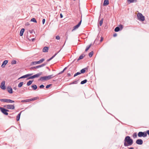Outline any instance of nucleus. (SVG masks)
Wrapping results in <instances>:
<instances>
[{
	"label": "nucleus",
	"mask_w": 149,
	"mask_h": 149,
	"mask_svg": "<svg viewBox=\"0 0 149 149\" xmlns=\"http://www.w3.org/2000/svg\"><path fill=\"white\" fill-rule=\"evenodd\" d=\"M81 74L80 72H77L74 75V77H75L79 74Z\"/></svg>",
	"instance_id": "nucleus-40"
},
{
	"label": "nucleus",
	"mask_w": 149,
	"mask_h": 149,
	"mask_svg": "<svg viewBox=\"0 0 149 149\" xmlns=\"http://www.w3.org/2000/svg\"><path fill=\"white\" fill-rule=\"evenodd\" d=\"M4 107L8 109H15V106L13 104H8L4 105Z\"/></svg>",
	"instance_id": "nucleus-8"
},
{
	"label": "nucleus",
	"mask_w": 149,
	"mask_h": 149,
	"mask_svg": "<svg viewBox=\"0 0 149 149\" xmlns=\"http://www.w3.org/2000/svg\"><path fill=\"white\" fill-rule=\"evenodd\" d=\"M146 133L147 134H148V135H149V130H147Z\"/></svg>",
	"instance_id": "nucleus-48"
},
{
	"label": "nucleus",
	"mask_w": 149,
	"mask_h": 149,
	"mask_svg": "<svg viewBox=\"0 0 149 149\" xmlns=\"http://www.w3.org/2000/svg\"><path fill=\"white\" fill-rule=\"evenodd\" d=\"M87 82V79H84V80L81 81V82L80 84H83L86 83Z\"/></svg>",
	"instance_id": "nucleus-29"
},
{
	"label": "nucleus",
	"mask_w": 149,
	"mask_h": 149,
	"mask_svg": "<svg viewBox=\"0 0 149 149\" xmlns=\"http://www.w3.org/2000/svg\"><path fill=\"white\" fill-rule=\"evenodd\" d=\"M143 141L141 139H138L136 141V143L139 145H141L143 143Z\"/></svg>",
	"instance_id": "nucleus-14"
},
{
	"label": "nucleus",
	"mask_w": 149,
	"mask_h": 149,
	"mask_svg": "<svg viewBox=\"0 0 149 149\" xmlns=\"http://www.w3.org/2000/svg\"><path fill=\"white\" fill-rule=\"evenodd\" d=\"M103 40V38L102 37H101V39L100 40V42H101Z\"/></svg>",
	"instance_id": "nucleus-51"
},
{
	"label": "nucleus",
	"mask_w": 149,
	"mask_h": 149,
	"mask_svg": "<svg viewBox=\"0 0 149 149\" xmlns=\"http://www.w3.org/2000/svg\"><path fill=\"white\" fill-rule=\"evenodd\" d=\"M24 29H22L20 31L19 35L20 36H23V33L24 31Z\"/></svg>",
	"instance_id": "nucleus-20"
},
{
	"label": "nucleus",
	"mask_w": 149,
	"mask_h": 149,
	"mask_svg": "<svg viewBox=\"0 0 149 149\" xmlns=\"http://www.w3.org/2000/svg\"><path fill=\"white\" fill-rule=\"evenodd\" d=\"M81 21H82L81 19V20L79 22L78 24L77 25H76V26H74L73 27V29L72 30V31H73L75 29H77L80 26V25H81Z\"/></svg>",
	"instance_id": "nucleus-10"
},
{
	"label": "nucleus",
	"mask_w": 149,
	"mask_h": 149,
	"mask_svg": "<svg viewBox=\"0 0 149 149\" xmlns=\"http://www.w3.org/2000/svg\"><path fill=\"white\" fill-rule=\"evenodd\" d=\"M127 1L128 2H129V3L136 2V0H127Z\"/></svg>",
	"instance_id": "nucleus-32"
},
{
	"label": "nucleus",
	"mask_w": 149,
	"mask_h": 149,
	"mask_svg": "<svg viewBox=\"0 0 149 149\" xmlns=\"http://www.w3.org/2000/svg\"><path fill=\"white\" fill-rule=\"evenodd\" d=\"M16 63V61L14 60H13L11 62V64L12 65L14 64H15Z\"/></svg>",
	"instance_id": "nucleus-37"
},
{
	"label": "nucleus",
	"mask_w": 149,
	"mask_h": 149,
	"mask_svg": "<svg viewBox=\"0 0 149 149\" xmlns=\"http://www.w3.org/2000/svg\"><path fill=\"white\" fill-rule=\"evenodd\" d=\"M24 82H20L18 85V86L20 88L23 85V84Z\"/></svg>",
	"instance_id": "nucleus-30"
},
{
	"label": "nucleus",
	"mask_w": 149,
	"mask_h": 149,
	"mask_svg": "<svg viewBox=\"0 0 149 149\" xmlns=\"http://www.w3.org/2000/svg\"><path fill=\"white\" fill-rule=\"evenodd\" d=\"M129 149H134V148L133 147H131Z\"/></svg>",
	"instance_id": "nucleus-58"
},
{
	"label": "nucleus",
	"mask_w": 149,
	"mask_h": 149,
	"mask_svg": "<svg viewBox=\"0 0 149 149\" xmlns=\"http://www.w3.org/2000/svg\"><path fill=\"white\" fill-rule=\"evenodd\" d=\"M123 28V25L121 24L120 25V28L118 26H117L114 29V31L115 32H118L120 30L122 29Z\"/></svg>",
	"instance_id": "nucleus-11"
},
{
	"label": "nucleus",
	"mask_w": 149,
	"mask_h": 149,
	"mask_svg": "<svg viewBox=\"0 0 149 149\" xmlns=\"http://www.w3.org/2000/svg\"><path fill=\"white\" fill-rule=\"evenodd\" d=\"M5 81H3L1 83L0 88L1 89L4 90L6 89V88L5 86Z\"/></svg>",
	"instance_id": "nucleus-13"
},
{
	"label": "nucleus",
	"mask_w": 149,
	"mask_h": 149,
	"mask_svg": "<svg viewBox=\"0 0 149 149\" xmlns=\"http://www.w3.org/2000/svg\"><path fill=\"white\" fill-rule=\"evenodd\" d=\"M21 102H30V99H27L26 100H22L21 101Z\"/></svg>",
	"instance_id": "nucleus-25"
},
{
	"label": "nucleus",
	"mask_w": 149,
	"mask_h": 149,
	"mask_svg": "<svg viewBox=\"0 0 149 149\" xmlns=\"http://www.w3.org/2000/svg\"><path fill=\"white\" fill-rule=\"evenodd\" d=\"M47 68L49 69V68H48V67H47Z\"/></svg>",
	"instance_id": "nucleus-60"
},
{
	"label": "nucleus",
	"mask_w": 149,
	"mask_h": 149,
	"mask_svg": "<svg viewBox=\"0 0 149 149\" xmlns=\"http://www.w3.org/2000/svg\"><path fill=\"white\" fill-rule=\"evenodd\" d=\"M56 38L57 40H59L60 38V36H57L56 37Z\"/></svg>",
	"instance_id": "nucleus-43"
},
{
	"label": "nucleus",
	"mask_w": 149,
	"mask_h": 149,
	"mask_svg": "<svg viewBox=\"0 0 149 149\" xmlns=\"http://www.w3.org/2000/svg\"><path fill=\"white\" fill-rule=\"evenodd\" d=\"M42 74V72H40L37 74H34L33 75L34 78H38V77L40 76Z\"/></svg>",
	"instance_id": "nucleus-16"
},
{
	"label": "nucleus",
	"mask_w": 149,
	"mask_h": 149,
	"mask_svg": "<svg viewBox=\"0 0 149 149\" xmlns=\"http://www.w3.org/2000/svg\"><path fill=\"white\" fill-rule=\"evenodd\" d=\"M58 52H59L55 53V54L52 57V59L57 54Z\"/></svg>",
	"instance_id": "nucleus-46"
},
{
	"label": "nucleus",
	"mask_w": 149,
	"mask_h": 149,
	"mask_svg": "<svg viewBox=\"0 0 149 149\" xmlns=\"http://www.w3.org/2000/svg\"><path fill=\"white\" fill-rule=\"evenodd\" d=\"M0 101L1 102L7 103H12L15 102V101L13 100L6 99H0Z\"/></svg>",
	"instance_id": "nucleus-6"
},
{
	"label": "nucleus",
	"mask_w": 149,
	"mask_h": 149,
	"mask_svg": "<svg viewBox=\"0 0 149 149\" xmlns=\"http://www.w3.org/2000/svg\"><path fill=\"white\" fill-rule=\"evenodd\" d=\"M67 75L69 77H70L71 76V74L70 73H68Z\"/></svg>",
	"instance_id": "nucleus-53"
},
{
	"label": "nucleus",
	"mask_w": 149,
	"mask_h": 149,
	"mask_svg": "<svg viewBox=\"0 0 149 149\" xmlns=\"http://www.w3.org/2000/svg\"><path fill=\"white\" fill-rule=\"evenodd\" d=\"M33 74V73L31 74H26V75H24L22 77H20L18 79H23V78H25L28 77H29L31 76Z\"/></svg>",
	"instance_id": "nucleus-12"
},
{
	"label": "nucleus",
	"mask_w": 149,
	"mask_h": 149,
	"mask_svg": "<svg viewBox=\"0 0 149 149\" xmlns=\"http://www.w3.org/2000/svg\"><path fill=\"white\" fill-rule=\"evenodd\" d=\"M33 82V81H31V80L29 81H28L27 82V84H26V85L27 86H30V85H31L32 84V83Z\"/></svg>",
	"instance_id": "nucleus-27"
},
{
	"label": "nucleus",
	"mask_w": 149,
	"mask_h": 149,
	"mask_svg": "<svg viewBox=\"0 0 149 149\" xmlns=\"http://www.w3.org/2000/svg\"><path fill=\"white\" fill-rule=\"evenodd\" d=\"M48 49L49 48L48 47H44L42 49V51L43 52H48Z\"/></svg>",
	"instance_id": "nucleus-18"
},
{
	"label": "nucleus",
	"mask_w": 149,
	"mask_h": 149,
	"mask_svg": "<svg viewBox=\"0 0 149 149\" xmlns=\"http://www.w3.org/2000/svg\"><path fill=\"white\" fill-rule=\"evenodd\" d=\"M7 91L10 93H13V89L10 86H8L7 88Z\"/></svg>",
	"instance_id": "nucleus-15"
},
{
	"label": "nucleus",
	"mask_w": 149,
	"mask_h": 149,
	"mask_svg": "<svg viewBox=\"0 0 149 149\" xmlns=\"http://www.w3.org/2000/svg\"><path fill=\"white\" fill-rule=\"evenodd\" d=\"M29 31V32H30V33H33V30H30Z\"/></svg>",
	"instance_id": "nucleus-54"
},
{
	"label": "nucleus",
	"mask_w": 149,
	"mask_h": 149,
	"mask_svg": "<svg viewBox=\"0 0 149 149\" xmlns=\"http://www.w3.org/2000/svg\"><path fill=\"white\" fill-rule=\"evenodd\" d=\"M29 25V22L26 23V25Z\"/></svg>",
	"instance_id": "nucleus-55"
},
{
	"label": "nucleus",
	"mask_w": 149,
	"mask_h": 149,
	"mask_svg": "<svg viewBox=\"0 0 149 149\" xmlns=\"http://www.w3.org/2000/svg\"><path fill=\"white\" fill-rule=\"evenodd\" d=\"M85 56V55L84 54H82L79 57V58L77 59V61H79V60L83 58Z\"/></svg>",
	"instance_id": "nucleus-23"
},
{
	"label": "nucleus",
	"mask_w": 149,
	"mask_h": 149,
	"mask_svg": "<svg viewBox=\"0 0 149 149\" xmlns=\"http://www.w3.org/2000/svg\"><path fill=\"white\" fill-rule=\"evenodd\" d=\"M74 1H75V0H73Z\"/></svg>",
	"instance_id": "nucleus-61"
},
{
	"label": "nucleus",
	"mask_w": 149,
	"mask_h": 149,
	"mask_svg": "<svg viewBox=\"0 0 149 149\" xmlns=\"http://www.w3.org/2000/svg\"><path fill=\"white\" fill-rule=\"evenodd\" d=\"M27 79V80H28V79H34L33 75V76H30Z\"/></svg>",
	"instance_id": "nucleus-38"
},
{
	"label": "nucleus",
	"mask_w": 149,
	"mask_h": 149,
	"mask_svg": "<svg viewBox=\"0 0 149 149\" xmlns=\"http://www.w3.org/2000/svg\"><path fill=\"white\" fill-rule=\"evenodd\" d=\"M133 143V139H131L129 136H126L124 139V146H131Z\"/></svg>",
	"instance_id": "nucleus-1"
},
{
	"label": "nucleus",
	"mask_w": 149,
	"mask_h": 149,
	"mask_svg": "<svg viewBox=\"0 0 149 149\" xmlns=\"http://www.w3.org/2000/svg\"><path fill=\"white\" fill-rule=\"evenodd\" d=\"M60 17L61 18H62L63 17V15L61 13L60 14Z\"/></svg>",
	"instance_id": "nucleus-52"
},
{
	"label": "nucleus",
	"mask_w": 149,
	"mask_h": 149,
	"mask_svg": "<svg viewBox=\"0 0 149 149\" xmlns=\"http://www.w3.org/2000/svg\"><path fill=\"white\" fill-rule=\"evenodd\" d=\"M87 68H84L81 69L80 70V72L81 74V73H82V74L84 73L85 72L86 70H87Z\"/></svg>",
	"instance_id": "nucleus-21"
},
{
	"label": "nucleus",
	"mask_w": 149,
	"mask_h": 149,
	"mask_svg": "<svg viewBox=\"0 0 149 149\" xmlns=\"http://www.w3.org/2000/svg\"><path fill=\"white\" fill-rule=\"evenodd\" d=\"M132 136H133V137L134 139H135V138H137V135L136 133V132L134 133L133 134Z\"/></svg>",
	"instance_id": "nucleus-31"
},
{
	"label": "nucleus",
	"mask_w": 149,
	"mask_h": 149,
	"mask_svg": "<svg viewBox=\"0 0 149 149\" xmlns=\"http://www.w3.org/2000/svg\"><path fill=\"white\" fill-rule=\"evenodd\" d=\"M67 68V67H65V68L63 69V70H64V71H65V70Z\"/></svg>",
	"instance_id": "nucleus-57"
},
{
	"label": "nucleus",
	"mask_w": 149,
	"mask_h": 149,
	"mask_svg": "<svg viewBox=\"0 0 149 149\" xmlns=\"http://www.w3.org/2000/svg\"><path fill=\"white\" fill-rule=\"evenodd\" d=\"M48 77H49V78L50 79H51V78H53L55 76H54L53 74H52L50 75H48Z\"/></svg>",
	"instance_id": "nucleus-39"
},
{
	"label": "nucleus",
	"mask_w": 149,
	"mask_h": 149,
	"mask_svg": "<svg viewBox=\"0 0 149 149\" xmlns=\"http://www.w3.org/2000/svg\"><path fill=\"white\" fill-rule=\"evenodd\" d=\"M137 17L138 19L141 21H144L145 20V17L140 13H138L137 15Z\"/></svg>",
	"instance_id": "nucleus-3"
},
{
	"label": "nucleus",
	"mask_w": 149,
	"mask_h": 149,
	"mask_svg": "<svg viewBox=\"0 0 149 149\" xmlns=\"http://www.w3.org/2000/svg\"><path fill=\"white\" fill-rule=\"evenodd\" d=\"M117 36V34L116 33H115L113 34V36L114 37H116Z\"/></svg>",
	"instance_id": "nucleus-50"
},
{
	"label": "nucleus",
	"mask_w": 149,
	"mask_h": 149,
	"mask_svg": "<svg viewBox=\"0 0 149 149\" xmlns=\"http://www.w3.org/2000/svg\"><path fill=\"white\" fill-rule=\"evenodd\" d=\"M109 4V1L108 0H104L103 5L106 6Z\"/></svg>",
	"instance_id": "nucleus-19"
},
{
	"label": "nucleus",
	"mask_w": 149,
	"mask_h": 149,
	"mask_svg": "<svg viewBox=\"0 0 149 149\" xmlns=\"http://www.w3.org/2000/svg\"><path fill=\"white\" fill-rule=\"evenodd\" d=\"M79 81V80L76 79L74 81L70 84L69 85L77 84L78 83Z\"/></svg>",
	"instance_id": "nucleus-24"
},
{
	"label": "nucleus",
	"mask_w": 149,
	"mask_h": 149,
	"mask_svg": "<svg viewBox=\"0 0 149 149\" xmlns=\"http://www.w3.org/2000/svg\"><path fill=\"white\" fill-rule=\"evenodd\" d=\"M64 72V70H63L62 71H61V72H59L57 74V75H59V74H61L62 73H63Z\"/></svg>",
	"instance_id": "nucleus-44"
},
{
	"label": "nucleus",
	"mask_w": 149,
	"mask_h": 149,
	"mask_svg": "<svg viewBox=\"0 0 149 149\" xmlns=\"http://www.w3.org/2000/svg\"><path fill=\"white\" fill-rule=\"evenodd\" d=\"M138 136L139 137H145L147 136V135L146 132H139L138 134Z\"/></svg>",
	"instance_id": "nucleus-2"
},
{
	"label": "nucleus",
	"mask_w": 149,
	"mask_h": 149,
	"mask_svg": "<svg viewBox=\"0 0 149 149\" xmlns=\"http://www.w3.org/2000/svg\"><path fill=\"white\" fill-rule=\"evenodd\" d=\"M38 98L37 97H34L30 99V102L36 100Z\"/></svg>",
	"instance_id": "nucleus-34"
},
{
	"label": "nucleus",
	"mask_w": 149,
	"mask_h": 149,
	"mask_svg": "<svg viewBox=\"0 0 149 149\" xmlns=\"http://www.w3.org/2000/svg\"><path fill=\"white\" fill-rule=\"evenodd\" d=\"M93 51H92L90 53H89V54H88L89 56L90 57H91L93 56Z\"/></svg>",
	"instance_id": "nucleus-33"
},
{
	"label": "nucleus",
	"mask_w": 149,
	"mask_h": 149,
	"mask_svg": "<svg viewBox=\"0 0 149 149\" xmlns=\"http://www.w3.org/2000/svg\"><path fill=\"white\" fill-rule=\"evenodd\" d=\"M44 87V86L43 85V84H42L41 85H40V86H39V87L40 88H43Z\"/></svg>",
	"instance_id": "nucleus-42"
},
{
	"label": "nucleus",
	"mask_w": 149,
	"mask_h": 149,
	"mask_svg": "<svg viewBox=\"0 0 149 149\" xmlns=\"http://www.w3.org/2000/svg\"><path fill=\"white\" fill-rule=\"evenodd\" d=\"M52 84H50L47 85L46 86V88H47V89L49 88V87H50V86H52Z\"/></svg>",
	"instance_id": "nucleus-41"
},
{
	"label": "nucleus",
	"mask_w": 149,
	"mask_h": 149,
	"mask_svg": "<svg viewBox=\"0 0 149 149\" xmlns=\"http://www.w3.org/2000/svg\"><path fill=\"white\" fill-rule=\"evenodd\" d=\"M46 64H47V63H43L41 65H39L36 66V67H31V70H33L34 69H37V68H40L43 67L45 66Z\"/></svg>",
	"instance_id": "nucleus-9"
},
{
	"label": "nucleus",
	"mask_w": 149,
	"mask_h": 149,
	"mask_svg": "<svg viewBox=\"0 0 149 149\" xmlns=\"http://www.w3.org/2000/svg\"><path fill=\"white\" fill-rule=\"evenodd\" d=\"M22 112V111L20 112V113H19L17 116V117H16V120L17 121H19L20 119V116L21 115V112Z\"/></svg>",
	"instance_id": "nucleus-22"
},
{
	"label": "nucleus",
	"mask_w": 149,
	"mask_h": 149,
	"mask_svg": "<svg viewBox=\"0 0 149 149\" xmlns=\"http://www.w3.org/2000/svg\"><path fill=\"white\" fill-rule=\"evenodd\" d=\"M58 52H59L55 53V54L52 57V59L57 54Z\"/></svg>",
	"instance_id": "nucleus-45"
},
{
	"label": "nucleus",
	"mask_w": 149,
	"mask_h": 149,
	"mask_svg": "<svg viewBox=\"0 0 149 149\" xmlns=\"http://www.w3.org/2000/svg\"><path fill=\"white\" fill-rule=\"evenodd\" d=\"M45 19H43L42 20V24H44V23H45Z\"/></svg>",
	"instance_id": "nucleus-47"
},
{
	"label": "nucleus",
	"mask_w": 149,
	"mask_h": 149,
	"mask_svg": "<svg viewBox=\"0 0 149 149\" xmlns=\"http://www.w3.org/2000/svg\"><path fill=\"white\" fill-rule=\"evenodd\" d=\"M52 59V57H51L50 58L47 59V62L49 61H50V60H51Z\"/></svg>",
	"instance_id": "nucleus-49"
},
{
	"label": "nucleus",
	"mask_w": 149,
	"mask_h": 149,
	"mask_svg": "<svg viewBox=\"0 0 149 149\" xmlns=\"http://www.w3.org/2000/svg\"><path fill=\"white\" fill-rule=\"evenodd\" d=\"M31 40L32 42L33 41L35 40L34 38H33L31 39Z\"/></svg>",
	"instance_id": "nucleus-56"
},
{
	"label": "nucleus",
	"mask_w": 149,
	"mask_h": 149,
	"mask_svg": "<svg viewBox=\"0 0 149 149\" xmlns=\"http://www.w3.org/2000/svg\"><path fill=\"white\" fill-rule=\"evenodd\" d=\"M31 87L33 88L34 90H36L37 88V86L36 85L34 84L31 86Z\"/></svg>",
	"instance_id": "nucleus-26"
},
{
	"label": "nucleus",
	"mask_w": 149,
	"mask_h": 149,
	"mask_svg": "<svg viewBox=\"0 0 149 149\" xmlns=\"http://www.w3.org/2000/svg\"><path fill=\"white\" fill-rule=\"evenodd\" d=\"M8 60H6L4 61L1 65V67L3 68H4L6 65L8 63Z\"/></svg>",
	"instance_id": "nucleus-17"
},
{
	"label": "nucleus",
	"mask_w": 149,
	"mask_h": 149,
	"mask_svg": "<svg viewBox=\"0 0 149 149\" xmlns=\"http://www.w3.org/2000/svg\"><path fill=\"white\" fill-rule=\"evenodd\" d=\"M103 19V18H102L99 22V25L100 26H101L102 24Z\"/></svg>",
	"instance_id": "nucleus-36"
},
{
	"label": "nucleus",
	"mask_w": 149,
	"mask_h": 149,
	"mask_svg": "<svg viewBox=\"0 0 149 149\" xmlns=\"http://www.w3.org/2000/svg\"><path fill=\"white\" fill-rule=\"evenodd\" d=\"M45 59L44 58H42L40 59L39 61H33L31 63V65H36L37 64H40L45 61Z\"/></svg>",
	"instance_id": "nucleus-4"
},
{
	"label": "nucleus",
	"mask_w": 149,
	"mask_h": 149,
	"mask_svg": "<svg viewBox=\"0 0 149 149\" xmlns=\"http://www.w3.org/2000/svg\"><path fill=\"white\" fill-rule=\"evenodd\" d=\"M92 45V44H91L90 45H89L88 46H87L86 48L85 49V51L87 52L90 48L91 47Z\"/></svg>",
	"instance_id": "nucleus-28"
},
{
	"label": "nucleus",
	"mask_w": 149,
	"mask_h": 149,
	"mask_svg": "<svg viewBox=\"0 0 149 149\" xmlns=\"http://www.w3.org/2000/svg\"><path fill=\"white\" fill-rule=\"evenodd\" d=\"M0 110L1 112L4 114L6 115H8V113L7 112L9 111V110L2 107H0Z\"/></svg>",
	"instance_id": "nucleus-5"
},
{
	"label": "nucleus",
	"mask_w": 149,
	"mask_h": 149,
	"mask_svg": "<svg viewBox=\"0 0 149 149\" xmlns=\"http://www.w3.org/2000/svg\"><path fill=\"white\" fill-rule=\"evenodd\" d=\"M31 21L35 23H37V21L36 19L35 18H33L31 20Z\"/></svg>",
	"instance_id": "nucleus-35"
},
{
	"label": "nucleus",
	"mask_w": 149,
	"mask_h": 149,
	"mask_svg": "<svg viewBox=\"0 0 149 149\" xmlns=\"http://www.w3.org/2000/svg\"><path fill=\"white\" fill-rule=\"evenodd\" d=\"M13 88L14 89H16V88L15 87H14Z\"/></svg>",
	"instance_id": "nucleus-59"
},
{
	"label": "nucleus",
	"mask_w": 149,
	"mask_h": 149,
	"mask_svg": "<svg viewBox=\"0 0 149 149\" xmlns=\"http://www.w3.org/2000/svg\"><path fill=\"white\" fill-rule=\"evenodd\" d=\"M49 77L48 76H45L43 77H41L38 80L39 81H46L47 80H49Z\"/></svg>",
	"instance_id": "nucleus-7"
}]
</instances>
